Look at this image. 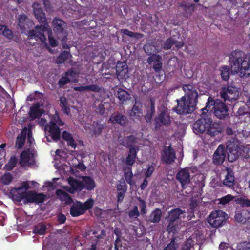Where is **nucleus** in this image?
<instances>
[{
  "label": "nucleus",
  "instance_id": "f257e3e1",
  "mask_svg": "<svg viewBox=\"0 0 250 250\" xmlns=\"http://www.w3.org/2000/svg\"><path fill=\"white\" fill-rule=\"evenodd\" d=\"M33 8L34 15L41 25L35 26V30H30L28 32V37L45 43L46 38L44 33L47 31L48 27L45 14L39 3H34Z\"/></svg>",
  "mask_w": 250,
  "mask_h": 250
},
{
  "label": "nucleus",
  "instance_id": "f03ea898",
  "mask_svg": "<svg viewBox=\"0 0 250 250\" xmlns=\"http://www.w3.org/2000/svg\"><path fill=\"white\" fill-rule=\"evenodd\" d=\"M229 62L232 68L236 72H240L241 77H248L250 67V56L241 50H235L229 55Z\"/></svg>",
  "mask_w": 250,
  "mask_h": 250
},
{
  "label": "nucleus",
  "instance_id": "7ed1b4c3",
  "mask_svg": "<svg viewBox=\"0 0 250 250\" xmlns=\"http://www.w3.org/2000/svg\"><path fill=\"white\" fill-rule=\"evenodd\" d=\"M203 113L213 112L214 116L219 120H225L229 117V108L225 101L219 99H214L210 96L208 98L206 103V106L202 109Z\"/></svg>",
  "mask_w": 250,
  "mask_h": 250
},
{
  "label": "nucleus",
  "instance_id": "20e7f679",
  "mask_svg": "<svg viewBox=\"0 0 250 250\" xmlns=\"http://www.w3.org/2000/svg\"><path fill=\"white\" fill-rule=\"evenodd\" d=\"M64 122L60 119L57 111H55L54 114L50 117L47 127L46 128L48 131L49 136L55 141H58L61 138V132L58 125L62 126Z\"/></svg>",
  "mask_w": 250,
  "mask_h": 250
},
{
  "label": "nucleus",
  "instance_id": "39448f33",
  "mask_svg": "<svg viewBox=\"0 0 250 250\" xmlns=\"http://www.w3.org/2000/svg\"><path fill=\"white\" fill-rule=\"evenodd\" d=\"M177 106L175 107L176 112L179 114H189L195 109L196 102L182 97L180 100H177Z\"/></svg>",
  "mask_w": 250,
  "mask_h": 250
},
{
  "label": "nucleus",
  "instance_id": "423d86ee",
  "mask_svg": "<svg viewBox=\"0 0 250 250\" xmlns=\"http://www.w3.org/2000/svg\"><path fill=\"white\" fill-rule=\"evenodd\" d=\"M219 94L220 97L225 102L227 101L229 102L235 101L239 96V91L237 88L229 83H227L226 86H223L220 89Z\"/></svg>",
  "mask_w": 250,
  "mask_h": 250
},
{
  "label": "nucleus",
  "instance_id": "0eeeda50",
  "mask_svg": "<svg viewBox=\"0 0 250 250\" xmlns=\"http://www.w3.org/2000/svg\"><path fill=\"white\" fill-rule=\"evenodd\" d=\"M228 219V215L221 210L212 211L208 218V221L211 226L218 228L222 226Z\"/></svg>",
  "mask_w": 250,
  "mask_h": 250
},
{
  "label": "nucleus",
  "instance_id": "6e6552de",
  "mask_svg": "<svg viewBox=\"0 0 250 250\" xmlns=\"http://www.w3.org/2000/svg\"><path fill=\"white\" fill-rule=\"evenodd\" d=\"M171 124V117L168 109L166 108H163L160 113L155 118V125L156 129H159L163 126H168Z\"/></svg>",
  "mask_w": 250,
  "mask_h": 250
},
{
  "label": "nucleus",
  "instance_id": "1a4fd4ad",
  "mask_svg": "<svg viewBox=\"0 0 250 250\" xmlns=\"http://www.w3.org/2000/svg\"><path fill=\"white\" fill-rule=\"evenodd\" d=\"M45 195L42 193H37L33 191H23V202L25 204L35 203H41L44 202Z\"/></svg>",
  "mask_w": 250,
  "mask_h": 250
},
{
  "label": "nucleus",
  "instance_id": "9d476101",
  "mask_svg": "<svg viewBox=\"0 0 250 250\" xmlns=\"http://www.w3.org/2000/svg\"><path fill=\"white\" fill-rule=\"evenodd\" d=\"M108 122L114 125H119L122 127H125L128 125L129 120L125 115L119 111H116L111 115Z\"/></svg>",
  "mask_w": 250,
  "mask_h": 250
},
{
  "label": "nucleus",
  "instance_id": "9b49d317",
  "mask_svg": "<svg viewBox=\"0 0 250 250\" xmlns=\"http://www.w3.org/2000/svg\"><path fill=\"white\" fill-rule=\"evenodd\" d=\"M209 124L210 125V118H201L193 124V130L196 134L206 133Z\"/></svg>",
  "mask_w": 250,
  "mask_h": 250
},
{
  "label": "nucleus",
  "instance_id": "f8f14e48",
  "mask_svg": "<svg viewBox=\"0 0 250 250\" xmlns=\"http://www.w3.org/2000/svg\"><path fill=\"white\" fill-rule=\"evenodd\" d=\"M227 150L223 145H219L213 155V163L216 165L223 163L226 158Z\"/></svg>",
  "mask_w": 250,
  "mask_h": 250
},
{
  "label": "nucleus",
  "instance_id": "ddd939ff",
  "mask_svg": "<svg viewBox=\"0 0 250 250\" xmlns=\"http://www.w3.org/2000/svg\"><path fill=\"white\" fill-rule=\"evenodd\" d=\"M176 179L180 183L183 189L190 182V173L188 169L183 168L179 170L176 174Z\"/></svg>",
  "mask_w": 250,
  "mask_h": 250
},
{
  "label": "nucleus",
  "instance_id": "4468645a",
  "mask_svg": "<svg viewBox=\"0 0 250 250\" xmlns=\"http://www.w3.org/2000/svg\"><path fill=\"white\" fill-rule=\"evenodd\" d=\"M176 159L175 153L171 146H169L167 149H165L162 154V161L167 165L172 164Z\"/></svg>",
  "mask_w": 250,
  "mask_h": 250
},
{
  "label": "nucleus",
  "instance_id": "2eb2a0df",
  "mask_svg": "<svg viewBox=\"0 0 250 250\" xmlns=\"http://www.w3.org/2000/svg\"><path fill=\"white\" fill-rule=\"evenodd\" d=\"M228 152V160L229 162H233L236 161L241 155V151L238 146L230 144L227 146Z\"/></svg>",
  "mask_w": 250,
  "mask_h": 250
},
{
  "label": "nucleus",
  "instance_id": "dca6fc26",
  "mask_svg": "<svg viewBox=\"0 0 250 250\" xmlns=\"http://www.w3.org/2000/svg\"><path fill=\"white\" fill-rule=\"evenodd\" d=\"M155 99L151 98L148 104H146V114L145 119L146 122L149 123L151 121L152 117L155 113Z\"/></svg>",
  "mask_w": 250,
  "mask_h": 250
},
{
  "label": "nucleus",
  "instance_id": "f3484780",
  "mask_svg": "<svg viewBox=\"0 0 250 250\" xmlns=\"http://www.w3.org/2000/svg\"><path fill=\"white\" fill-rule=\"evenodd\" d=\"M183 89L187 95L188 99L197 102L198 94L194 85L192 84H184L183 86Z\"/></svg>",
  "mask_w": 250,
  "mask_h": 250
},
{
  "label": "nucleus",
  "instance_id": "a211bd4d",
  "mask_svg": "<svg viewBox=\"0 0 250 250\" xmlns=\"http://www.w3.org/2000/svg\"><path fill=\"white\" fill-rule=\"evenodd\" d=\"M77 73L73 69H70L66 71L63 76L58 81V85L60 88L63 87L65 84L71 82L70 78L76 77Z\"/></svg>",
  "mask_w": 250,
  "mask_h": 250
},
{
  "label": "nucleus",
  "instance_id": "6ab92c4d",
  "mask_svg": "<svg viewBox=\"0 0 250 250\" xmlns=\"http://www.w3.org/2000/svg\"><path fill=\"white\" fill-rule=\"evenodd\" d=\"M227 173L223 183L226 187L230 188H234L235 185V180L234 173L230 168H226Z\"/></svg>",
  "mask_w": 250,
  "mask_h": 250
},
{
  "label": "nucleus",
  "instance_id": "aec40b11",
  "mask_svg": "<svg viewBox=\"0 0 250 250\" xmlns=\"http://www.w3.org/2000/svg\"><path fill=\"white\" fill-rule=\"evenodd\" d=\"M208 126L206 134L211 137H214L218 135L222 131V128L220 124L216 122H213L211 118L210 125L209 124Z\"/></svg>",
  "mask_w": 250,
  "mask_h": 250
},
{
  "label": "nucleus",
  "instance_id": "412c9836",
  "mask_svg": "<svg viewBox=\"0 0 250 250\" xmlns=\"http://www.w3.org/2000/svg\"><path fill=\"white\" fill-rule=\"evenodd\" d=\"M84 213L82 202L76 201L72 204L70 209V214L72 217H78Z\"/></svg>",
  "mask_w": 250,
  "mask_h": 250
},
{
  "label": "nucleus",
  "instance_id": "4be33fe9",
  "mask_svg": "<svg viewBox=\"0 0 250 250\" xmlns=\"http://www.w3.org/2000/svg\"><path fill=\"white\" fill-rule=\"evenodd\" d=\"M116 72L118 77L125 78L128 77V66L125 62H119L116 65Z\"/></svg>",
  "mask_w": 250,
  "mask_h": 250
},
{
  "label": "nucleus",
  "instance_id": "5701e85b",
  "mask_svg": "<svg viewBox=\"0 0 250 250\" xmlns=\"http://www.w3.org/2000/svg\"><path fill=\"white\" fill-rule=\"evenodd\" d=\"M68 182L71 187V189L69 191L70 193H74L75 192H79L83 190L82 180H78L73 177H70L68 179Z\"/></svg>",
  "mask_w": 250,
  "mask_h": 250
},
{
  "label": "nucleus",
  "instance_id": "b1692460",
  "mask_svg": "<svg viewBox=\"0 0 250 250\" xmlns=\"http://www.w3.org/2000/svg\"><path fill=\"white\" fill-rule=\"evenodd\" d=\"M40 105L39 103H36L30 108L29 115L32 119L40 118L43 113V110L40 109Z\"/></svg>",
  "mask_w": 250,
  "mask_h": 250
},
{
  "label": "nucleus",
  "instance_id": "393cba45",
  "mask_svg": "<svg viewBox=\"0 0 250 250\" xmlns=\"http://www.w3.org/2000/svg\"><path fill=\"white\" fill-rule=\"evenodd\" d=\"M184 213H185V211L179 208H174L168 212L167 216L166 218L167 220L180 222V216Z\"/></svg>",
  "mask_w": 250,
  "mask_h": 250
},
{
  "label": "nucleus",
  "instance_id": "a878e982",
  "mask_svg": "<svg viewBox=\"0 0 250 250\" xmlns=\"http://www.w3.org/2000/svg\"><path fill=\"white\" fill-rule=\"evenodd\" d=\"M82 182L83 189H85L88 191H91L96 187V183L94 180L90 176H83L82 177Z\"/></svg>",
  "mask_w": 250,
  "mask_h": 250
},
{
  "label": "nucleus",
  "instance_id": "bb28decb",
  "mask_svg": "<svg viewBox=\"0 0 250 250\" xmlns=\"http://www.w3.org/2000/svg\"><path fill=\"white\" fill-rule=\"evenodd\" d=\"M136 142L137 137L133 135H130L120 140V144L126 148L135 146Z\"/></svg>",
  "mask_w": 250,
  "mask_h": 250
},
{
  "label": "nucleus",
  "instance_id": "cd10ccee",
  "mask_svg": "<svg viewBox=\"0 0 250 250\" xmlns=\"http://www.w3.org/2000/svg\"><path fill=\"white\" fill-rule=\"evenodd\" d=\"M105 123H101L98 121H94L91 125V133L92 136H99L102 130L105 127Z\"/></svg>",
  "mask_w": 250,
  "mask_h": 250
},
{
  "label": "nucleus",
  "instance_id": "c85d7f7f",
  "mask_svg": "<svg viewBox=\"0 0 250 250\" xmlns=\"http://www.w3.org/2000/svg\"><path fill=\"white\" fill-rule=\"evenodd\" d=\"M250 112L248 108L245 106H240L236 112L235 116L238 118L237 122H243L245 121L246 118H249Z\"/></svg>",
  "mask_w": 250,
  "mask_h": 250
},
{
  "label": "nucleus",
  "instance_id": "c756f323",
  "mask_svg": "<svg viewBox=\"0 0 250 250\" xmlns=\"http://www.w3.org/2000/svg\"><path fill=\"white\" fill-rule=\"evenodd\" d=\"M234 217L237 222L244 224L250 218V212L246 210L236 211Z\"/></svg>",
  "mask_w": 250,
  "mask_h": 250
},
{
  "label": "nucleus",
  "instance_id": "7c9ffc66",
  "mask_svg": "<svg viewBox=\"0 0 250 250\" xmlns=\"http://www.w3.org/2000/svg\"><path fill=\"white\" fill-rule=\"evenodd\" d=\"M54 30L58 33H62L66 27V23L62 19L54 18L52 21Z\"/></svg>",
  "mask_w": 250,
  "mask_h": 250
},
{
  "label": "nucleus",
  "instance_id": "2f4dec72",
  "mask_svg": "<svg viewBox=\"0 0 250 250\" xmlns=\"http://www.w3.org/2000/svg\"><path fill=\"white\" fill-rule=\"evenodd\" d=\"M56 194L61 200L64 201L66 204H70L73 202L70 195L62 189L56 190Z\"/></svg>",
  "mask_w": 250,
  "mask_h": 250
},
{
  "label": "nucleus",
  "instance_id": "473e14b6",
  "mask_svg": "<svg viewBox=\"0 0 250 250\" xmlns=\"http://www.w3.org/2000/svg\"><path fill=\"white\" fill-rule=\"evenodd\" d=\"M73 89L75 91H84L85 90L91 91L95 92H99L101 88L96 84H92L86 86H75Z\"/></svg>",
  "mask_w": 250,
  "mask_h": 250
},
{
  "label": "nucleus",
  "instance_id": "72a5a7b5",
  "mask_svg": "<svg viewBox=\"0 0 250 250\" xmlns=\"http://www.w3.org/2000/svg\"><path fill=\"white\" fill-rule=\"evenodd\" d=\"M162 217V211L160 209L157 208L151 213L149 216V222L157 223L160 222Z\"/></svg>",
  "mask_w": 250,
  "mask_h": 250
},
{
  "label": "nucleus",
  "instance_id": "f704fd0d",
  "mask_svg": "<svg viewBox=\"0 0 250 250\" xmlns=\"http://www.w3.org/2000/svg\"><path fill=\"white\" fill-rule=\"evenodd\" d=\"M180 6L183 8L185 12L186 17H188L192 15L193 12L195 11V5L191 3L189 5H186L185 3L182 2L180 4Z\"/></svg>",
  "mask_w": 250,
  "mask_h": 250
},
{
  "label": "nucleus",
  "instance_id": "c9c22d12",
  "mask_svg": "<svg viewBox=\"0 0 250 250\" xmlns=\"http://www.w3.org/2000/svg\"><path fill=\"white\" fill-rule=\"evenodd\" d=\"M124 177L126 182L130 186L134 184V181L132 180L133 173L132 172V168L131 167H127L124 168Z\"/></svg>",
  "mask_w": 250,
  "mask_h": 250
},
{
  "label": "nucleus",
  "instance_id": "e433bc0d",
  "mask_svg": "<svg viewBox=\"0 0 250 250\" xmlns=\"http://www.w3.org/2000/svg\"><path fill=\"white\" fill-rule=\"evenodd\" d=\"M167 222L168 223V224L167 228V231L169 234L170 233H173L174 234L176 233L179 229L180 222L170 220H167Z\"/></svg>",
  "mask_w": 250,
  "mask_h": 250
},
{
  "label": "nucleus",
  "instance_id": "4c0bfd02",
  "mask_svg": "<svg viewBox=\"0 0 250 250\" xmlns=\"http://www.w3.org/2000/svg\"><path fill=\"white\" fill-rule=\"evenodd\" d=\"M219 71L220 72V75L221 78L223 81H227L230 76V68L229 67L223 65L220 67Z\"/></svg>",
  "mask_w": 250,
  "mask_h": 250
},
{
  "label": "nucleus",
  "instance_id": "58836bf2",
  "mask_svg": "<svg viewBox=\"0 0 250 250\" xmlns=\"http://www.w3.org/2000/svg\"><path fill=\"white\" fill-rule=\"evenodd\" d=\"M117 97L122 103L125 102L130 99V94L125 90L119 88L117 93Z\"/></svg>",
  "mask_w": 250,
  "mask_h": 250
},
{
  "label": "nucleus",
  "instance_id": "ea45409f",
  "mask_svg": "<svg viewBox=\"0 0 250 250\" xmlns=\"http://www.w3.org/2000/svg\"><path fill=\"white\" fill-rule=\"evenodd\" d=\"M17 161L18 159L16 156H11L8 163L4 166V169L7 171L12 170L16 166Z\"/></svg>",
  "mask_w": 250,
  "mask_h": 250
},
{
  "label": "nucleus",
  "instance_id": "a19ab883",
  "mask_svg": "<svg viewBox=\"0 0 250 250\" xmlns=\"http://www.w3.org/2000/svg\"><path fill=\"white\" fill-rule=\"evenodd\" d=\"M0 34L5 37L8 39H12L13 38L12 31L4 25L0 24Z\"/></svg>",
  "mask_w": 250,
  "mask_h": 250
},
{
  "label": "nucleus",
  "instance_id": "79ce46f5",
  "mask_svg": "<svg viewBox=\"0 0 250 250\" xmlns=\"http://www.w3.org/2000/svg\"><path fill=\"white\" fill-rule=\"evenodd\" d=\"M60 106L66 114L70 113V109L68 106L67 99L64 96L60 98Z\"/></svg>",
  "mask_w": 250,
  "mask_h": 250
},
{
  "label": "nucleus",
  "instance_id": "37998d69",
  "mask_svg": "<svg viewBox=\"0 0 250 250\" xmlns=\"http://www.w3.org/2000/svg\"><path fill=\"white\" fill-rule=\"evenodd\" d=\"M46 230V226L43 223H40L34 227L33 232L39 235H44Z\"/></svg>",
  "mask_w": 250,
  "mask_h": 250
},
{
  "label": "nucleus",
  "instance_id": "c03bdc74",
  "mask_svg": "<svg viewBox=\"0 0 250 250\" xmlns=\"http://www.w3.org/2000/svg\"><path fill=\"white\" fill-rule=\"evenodd\" d=\"M121 32L125 35H127L130 37L135 38L136 39H139L143 37V34L137 32H133L129 31L127 29H121Z\"/></svg>",
  "mask_w": 250,
  "mask_h": 250
},
{
  "label": "nucleus",
  "instance_id": "a18cd8bd",
  "mask_svg": "<svg viewBox=\"0 0 250 250\" xmlns=\"http://www.w3.org/2000/svg\"><path fill=\"white\" fill-rule=\"evenodd\" d=\"M69 55V52L66 51H63L57 58L56 63L58 64L63 63L68 59Z\"/></svg>",
  "mask_w": 250,
  "mask_h": 250
},
{
  "label": "nucleus",
  "instance_id": "49530a36",
  "mask_svg": "<svg viewBox=\"0 0 250 250\" xmlns=\"http://www.w3.org/2000/svg\"><path fill=\"white\" fill-rule=\"evenodd\" d=\"M25 139L26 135L21 134V135H18L16 141V147L19 149L22 148L24 145Z\"/></svg>",
  "mask_w": 250,
  "mask_h": 250
},
{
  "label": "nucleus",
  "instance_id": "de8ad7c7",
  "mask_svg": "<svg viewBox=\"0 0 250 250\" xmlns=\"http://www.w3.org/2000/svg\"><path fill=\"white\" fill-rule=\"evenodd\" d=\"M176 237H172L171 240L163 249V250H176L178 247V244L175 242Z\"/></svg>",
  "mask_w": 250,
  "mask_h": 250
},
{
  "label": "nucleus",
  "instance_id": "09e8293b",
  "mask_svg": "<svg viewBox=\"0 0 250 250\" xmlns=\"http://www.w3.org/2000/svg\"><path fill=\"white\" fill-rule=\"evenodd\" d=\"M30 160V154L27 151H23L20 155V164L21 165L27 163Z\"/></svg>",
  "mask_w": 250,
  "mask_h": 250
},
{
  "label": "nucleus",
  "instance_id": "8fccbe9b",
  "mask_svg": "<svg viewBox=\"0 0 250 250\" xmlns=\"http://www.w3.org/2000/svg\"><path fill=\"white\" fill-rule=\"evenodd\" d=\"M194 241L190 237L186 240L182 245V250H190L191 247L194 245Z\"/></svg>",
  "mask_w": 250,
  "mask_h": 250
},
{
  "label": "nucleus",
  "instance_id": "3c124183",
  "mask_svg": "<svg viewBox=\"0 0 250 250\" xmlns=\"http://www.w3.org/2000/svg\"><path fill=\"white\" fill-rule=\"evenodd\" d=\"M13 179V177L11 173H6L5 174L2 176L1 180L2 183L5 185H9Z\"/></svg>",
  "mask_w": 250,
  "mask_h": 250
},
{
  "label": "nucleus",
  "instance_id": "603ef678",
  "mask_svg": "<svg viewBox=\"0 0 250 250\" xmlns=\"http://www.w3.org/2000/svg\"><path fill=\"white\" fill-rule=\"evenodd\" d=\"M174 43V39L172 37L168 38L165 42L163 48L165 50H168L171 48L173 45Z\"/></svg>",
  "mask_w": 250,
  "mask_h": 250
},
{
  "label": "nucleus",
  "instance_id": "864d4df0",
  "mask_svg": "<svg viewBox=\"0 0 250 250\" xmlns=\"http://www.w3.org/2000/svg\"><path fill=\"white\" fill-rule=\"evenodd\" d=\"M94 205V200L90 198L86 200L84 203H82V207L83 208L84 212L89 209H91Z\"/></svg>",
  "mask_w": 250,
  "mask_h": 250
},
{
  "label": "nucleus",
  "instance_id": "5fc2aeb1",
  "mask_svg": "<svg viewBox=\"0 0 250 250\" xmlns=\"http://www.w3.org/2000/svg\"><path fill=\"white\" fill-rule=\"evenodd\" d=\"M138 200L139 201V206L141 209V213L143 215L146 214L147 212L146 202L141 198H138Z\"/></svg>",
  "mask_w": 250,
  "mask_h": 250
},
{
  "label": "nucleus",
  "instance_id": "6e6d98bb",
  "mask_svg": "<svg viewBox=\"0 0 250 250\" xmlns=\"http://www.w3.org/2000/svg\"><path fill=\"white\" fill-rule=\"evenodd\" d=\"M17 191L16 192H14L12 194V197L13 200L17 202H20L21 200L23 201V191L21 192Z\"/></svg>",
  "mask_w": 250,
  "mask_h": 250
},
{
  "label": "nucleus",
  "instance_id": "4d7b16f0",
  "mask_svg": "<svg viewBox=\"0 0 250 250\" xmlns=\"http://www.w3.org/2000/svg\"><path fill=\"white\" fill-rule=\"evenodd\" d=\"M108 104L105 102H101L96 108V112L101 115H103L105 112V106Z\"/></svg>",
  "mask_w": 250,
  "mask_h": 250
},
{
  "label": "nucleus",
  "instance_id": "13d9d810",
  "mask_svg": "<svg viewBox=\"0 0 250 250\" xmlns=\"http://www.w3.org/2000/svg\"><path fill=\"white\" fill-rule=\"evenodd\" d=\"M233 196L230 194H228L219 199V204L225 205L233 199Z\"/></svg>",
  "mask_w": 250,
  "mask_h": 250
},
{
  "label": "nucleus",
  "instance_id": "bf43d9fd",
  "mask_svg": "<svg viewBox=\"0 0 250 250\" xmlns=\"http://www.w3.org/2000/svg\"><path fill=\"white\" fill-rule=\"evenodd\" d=\"M161 59L162 57L160 55L157 54H153L147 58V62L149 64H150L152 62L154 63V62H155L161 61Z\"/></svg>",
  "mask_w": 250,
  "mask_h": 250
},
{
  "label": "nucleus",
  "instance_id": "052dcab7",
  "mask_svg": "<svg viewBox=\"0 0 250 250\" xmlns=\"http://www.w3.org/2000/svg\"><path fill=\"white\" fill-rule=\"evenodd\" d=\"M117 190L119 192H125L127 190V186L125 181H120L117 186Z\"/></svg>",
  "mask_w": 250,
  "mask_h": 250
},
{
  "label": "nucleus",
  "instance_id": "680f3d73",
  "mask_svg": "<svg viewBox=\"0 0 250 250\" xmlns=\"http://www.w3.org/2000/svg\"><path fill=\"white\" fill-rule=\"evenodd\" d=\"M237 250H250V243L243 242L237 245Z\"/></svg>",
  "mask_w": 250,
  "mask_h": 250
},
{
  "label": "nucleus",
  "instance_id": "e2e57ef3",
  "mask_svg": "<svg viewBox=\"0 0 250 250\" xmlns=\"http://www.w3.org/2000/svg\"><path fill=\"white\" fill-rule=\"evenodd\" d=\"M128 215L130 218H137L140 215L137 206H135L133 208L129 211Z\"/></svg>",
  "mask_w": 250,
  "mask_h": 250
},
{
  "label": "nucleus",
  "instance_id": "0e129e2a",
  "mask_svg": "<svg viewBox=\"0 0 250 250\" xmlns=\"http://www.w3.org/2000/svg\"><path fill=\"white\" fill-rule=\"evenodd\" d=\"M115 250H125V247L121 244V240L119 237H117L114 243Z\"/></svg>",
  "mask_w": 250,
  "mask_h": 250
},
{
  "label": "nucleus",
  "instance_id": "69168bd1",
  "mask_svg": "<svg viewBox=\"0 0 250 250\" xmlns=\"http://www.w3.org/2000/svg\"><path fill=\"white\" fill-rule=\"evenodd\" d=\"M27 19V16L25 14H21L18 16V25L19 27H22L24 25V22Z\"/></svg>",
  "mask_w": 250,
  "mask_h": 250
},
{
  "label": "nucleus",
  "instance_id": "338daca9",
  "mask_svg": "<svg viewBox=\"0 0 250 250\" xmlns=\"http://www.w3.org/2000/svg\"><path fill=\"white\" fill-rule=\"evenodd\" d=\"M141 114L140 108L135 104L132 107L131 115L133 116L140 117Z\"/></svg>",
  "mask_w": 250,
  "mask_h": 250
},
{
  "label": "nucleus",
  "instance_id": "774afa93",
  "mask_svg": "<svg viewBox=\"0 0 250 250\" xmlns=\"http://www.w3.org/2000/svg\"><path fill=\"white\" fill-rule=\"evenodd\" d=\"M129 151L128 153V155L130 156L133 157L135 158H137V153L139 151V148L137 146H134L132 147H129Z\"/></svg>",
  "mask_w": 250,
  "mask_h": 250
}]
</instances>
